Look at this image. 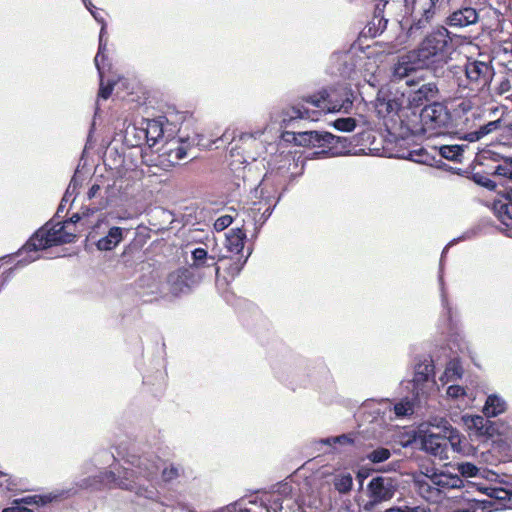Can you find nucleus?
<instances>
[{
    "mask_svg": "<svg viewBox=\"0 0 512 512\" xmlns=\"http://www.w3.org/2000/svg\"><path fill=\"white\" fill-rule=\"evenodd\" d=\"M127 466L122 470H111L89 477L78 482L81 489L98 488L105 485L113 488L127 489L135 493L139 499L150 503L158 501L159 494L153 482L162 468V479L171 482L179 478L182 467L176 464H164L158 455L146 453L129 454L124 461Z\"/></svg>",
    "mask_w": 512,
    "mask_h": 512,
    "instance_id": "nucleus-1",
    "label": "nucleus"
},
{
    "mask_svg": "<svg viewBox=\"0 0 512 512\" xmlns=\"http://www.w3.org/2000/svg\"><path fill=\"white\" fill-rule=\"evenodd\" d=\"M353 94L345 86H337L310 95L303 99L314 108L310 110L303 104L286 108L283 112V122L290 123L296 119L317 121L321 113L348 112L353 105Z\"/></svg>",
    "mask_w": 512,
    "mask_h": 512,
    "instance_id": "nucleus-2",
    "label": "nucleus"
},
{
    "mask_svg": "<svg viewBox=\"0 0 512 512\" xmlns=\"http://www.w3.org/2000/svg\"><path fill=\"white\" fill-rule=\"evenodd\" d=\"M413 482L416 493L430 503H439L449 490L464 486L459 475L449 472L420 473L414 477Z\"/></svg>",
    "mask_w": 512,
    "mask_h": 512,
    "instance_id": "nucleus-3",
    "label": "nucleus"
},
{
    "mask_svg": "<svg viewBox=\"0 0 512 512\" xmlns=\"http://www.w3.org/2000/svg\"><path fill=\"white\" fill-rule=\"evenodd\" d=\"M67 226L58 222L55 224L46 223L44 227L35 232L33 237L29 238L27 243L22 247L21 252L28 254L27 258L19 261L22 265L37 261L41 256L37 254L40 250H44L53 245H63L71 243L76 237L75 234L66 231Z\"/></svg>",
    "mask_w": 512,
    "mask_h": 512,
    "instance_id": "nucleus-4",
    "label": "nucleus"
},
{
    "mask_svg": "<svg viewBox=\"0 0 512 512\" xmlns=\"http://www.w3.org/2000/svg\"><path fill=\"white\" fill-rule=\"evenodd\" d=\"M449 45V32L443 26L434 29L424 40L419 48L410 51L420 63L429 66L446 59Z\"/></svg>",
    "mask_w": 512,
    "mask_h": 512,
    "instance_id": "nucleus-5",
    "label": "nucleus"
},
{
    "mask_svg": "<svg viewBox=\"0 0 512 512\" xmlns=\"http://www.w3.org/2000/svg\"><path fill=\"white\" fill-rule=\"evenodd\" d=\"M398 489V481L390 476H377L367 485L368 500L363 504V510L374 511L382 503L392 500Z\"/></svg>",
    "mask_w": 512,
    "mask_h": 512,
    "instance_id": "nucleus-6",
    "label": "nucleus"
},
{
    "mask_svg": "<svg viewBox=\"0 0 512 512\" xmlns=\"http://www.w3.org/2000/svg\"><path fill=\"white\" fill-rule=\"evenodd\" d=\"M200 271L193 268H178L166 278L167 291L175 298L189 294L202 280Z\"/></svg>",
    "mask_w": 512,
    "mask_h": 512,
    "instance_id": "nucleus-7",
    "label": "nucleus"
},
{
    "mask_svg": "<svg viewBox=\"0 0 512 512\" xmlns=\"http://www.w3.org/2000/svg\"><path fill=\"white\" fill-rule=\"evenodd\" d=\"M405 93L391 91L389 86H382L378 90L374 108L379 117H395L405 108Z\"/></svg>",
    "mask_w": 512,
    "mask_h": 512,
    "instance_id": "nucleus-8",
    "label": "nucleus"
},
{
    "mask_svg": "<svg viewBox=\"0 0 512 512\" xmlns=\"http://www.w3.org/2000/svg\"><path fill=\"white\" fill-rule=\"evenodd\" d=\"M246 238L247 235L241 228L232 229L225 234V248L227 252L240 255L239 258L227 268L228 274L230 275L234 276L240 274L251 255L250 250L247 255L242 254Z\"/></svg>",
    "mask_w": 512,
    "mask_h": 512,
    "instance_id": "nucleus-9",
    "label": "nucleus"
},
{
    "mask_svg": "<svg viewBox=\"0 0 512 512\" xmlns=\"http://www.w3.org/2000/svg\"><path fill=\"white\" fill-rule=\"evenodd\" d=\"M421 122L425 131H430L433 135H439L449 125L450 114L441 103H432L422 109Z\"/></svg>",
    "mask_w": 512,
    "mask_h": 512,
    "instance_id": "nucleus-10",
    "label": "nucleus"
},
{
    "mask_svg": "<svg viewBox=\"0 0 512 512\" xmlns=\"http://www.w3.org/2000/svg\"><path fill=\"white\" fill-rule=\"evenodd\" d=\"M433 373L434 366L429 359H424V361L415 366L413 395L415 400L419 403L429 397L434 387Z\"/></svg>",
    "mask_w": 512,
    "mask_h": 512,
    "instance_id": "nucleus-11",
    "label": "nucleus"
},
{
    "mask_svg": "<svg viewBox=\"0 0 512 512\" xmlns=\"http://www.w3.org/2000/svg\"><path fill=\"white\" fill-rule=\"evenodd\" d=\"M406 86L410 87V90L403 92L407 108H419L425 101L434 99L438 93V87L433 82L419 85L418 81L407 79Z\"/></svg>",
    "mask_w": 512,
    "mask_h": 512,
    "instance_id": "nucleus-12",
    "label": "nucleus"
},
{
    "mask_svg": "<svg viewBox=\"0 0 512 512\" xmlns=\"http://www.w3.org/2000/svg\"><path fill=\"white\" fill-rule=\"evenodd\" d=\"M493 74V68L488 62L468 61L465 65L466 79L475 90H481L484 87H489Z\"/></svg>",
    "mask_w": 512,
    "mask_h": 512,
    "instance_id": "nucleus-13",
    "label": "nucleus"
},
{
    "mask_svg": "<svg viewBox=\"0 0 512 512\" xmlns=\"http://www.w3.org/2000/svg\"><path fill=\"white\" fill-rule=\"evenodd\" d=\"M496 502L492 503L487 500H472L467 502L465 507L458 508L452 512H489L497 511L499 509H512V493L504 489L498 491Z\"/></svg>",
    "mask_w": 512,
    "mask_h": 512,
    "instance_id": "nucleus-14",
    "label": "nucleus"
},
{
    "mask_svg": "<svg viewBox=\"0 0 512 512\" xmlns=\"http://www.w3.org/2000/svg\"><path fill=\"white\" fill-rule=\"evenodd\" d=\"M423 433L421 437L422 450L428 452L432 456L438 457L440 460L449 459L448 441L444 433L433 434L428 430L420 429Z\"/></svg>",
    "mask_w": 512,
    "mask_h": 512,
    "instance_id": "nucleus-15",
    "label": "nucleus"
},
{
    "mask_svg": "<svg viewBox=\"0 0 512 512\" xmlns=\"http://www.w3.org/2000/svg\"><path fill=\"white\" fill-rule=\"evenodd\" d=\"M294 139L303 147H328L336 144L339 140L338 137L327 131L317 130L299 132Z\"/></svg>",
    "mask_w": 512,
    "mask_h": 512,
    "instance_id": "nucleus-16",
    "label": "nucleus"
},
{
    "mask_svg": "<svg viewBox=\"0 0 512 512\" xmlns=\"http://www.w3.org/2000/svg\"><path fill=\"white\" fill-rule=\"evenodd\" d=\"M201 135L196 134L193 137L180 138L178 140H172L168 143V147L165 151V155L168 157V162L175 164L185 158L188 154V150L191 146H203L201 143Z\"/></svg>",
    "mask_w": 512,
    "mask_h": 512,
    "instance_id": "nucleus-17",
    "label": "nucleus"
},
{
    "mask_svg": "<svg viewBox=\"0 0 512 512\" xmlns=\"http://www.w3.org/2000/svg\"><path fill=\"white\" fill-rule=\"evenodd\" d=\"M132 131L136 132L138 137L137 144L146 141L149 147L155 146L164 137L163 124L158 120H148L145 127H133Z\"/></svg>",
    "mask_w": 512,
    "mask_h": 512,
    "instance_id": "nucleus-18",
    "label": "nucleus"
},
{
    "mask_svg": "<svg viewBox=\"0 0 512 512\" xmlns=\"http://www.w3.org/2000/svg\"><path fill=\"white\" fill-rule=\"evenodd\" d=\"M423 67H428L416 59L412 53L408 52L398 57L393 67L394 79H405L411 76L415 71Z\"/></svg>",
    "mask_w": 512,
    "mask_h": 512,
    "instance_id": "nucleus-19",
    "label": "nucleus"
},
{
    "mask_svg": "<svg viewBox=\"0 0 512 512\" xmlns=\"http://www.w3.org/2000/svg\"><path fill=\"white\" fill-rule=\"evenodd\" d=\"M479 21V13L472 7H464L455 10L447 17V25L450 27L464 28L474 25Z\"/></svg>",
    "mask_w": 512,
    "mask_h": 512,
    "instance_id": "nucleus-20",
    "label": "nucleus"
},
{
    "mask_svg": "<svg viewBox=\"0 0 512 512\" xmlns=\"http://www.w3.org/2000/svg\"><path fill=\"white\" fill-rule=\"evenodd\" d=\"M463 420L466 427L470 430H474L475 434L493 438V421L480 415H465L463 416Z\"/></svg>",
    "mask_w": 512,
    "mask_h": 512,
    "instance_id": "nucleus-21",
    "label": "nucleus"
},
{
    "mask_svg": "<svg viewBox=\"0 0 512 512\" xmlns=\"http://www.w3.org/2000/svg\"><path fill=\"white\" fill-rule=\"evenodd\" d=\"M128 233L129 229L113 226L107 231L106 236L98 239L96 247L100 251H111L121 243L123 237Z\"/></svg>",
    "mask_w": 512,
    "mask_h": 512,
    "instance_id": "nucleus-22",
    "label": "nucleus"
},
{
    "mask_svg": "<svg viewBox=\"0 0 512 512\" xmlns=\"http://www.w3.org/2000/svg\"><path fill=\"white\" fill-rule=\"evenodd\" d=\"M507 403L504 398L492 394L487 397L483 406V413L487 417H496L501 413L506 412Z\"/></svg>",
    "mask_w": 512,
    "mask_h": 512,
    "instance_id": "nucleus-23",
    "label": "nucleus"
},
{
    "mask_svg": "<svg viewBox=\"0 0 512 512\" xmlns=\"http://www.w3.org/2000/svg\"><path fill=\"white\" fill-rule=\"evenodd\" d=\"M492 209L501 222L507 225L512 222V200L508 195L494 201Z\"/></svg>",
    "mask_w": 512,
    "mask_h": 512,
    "instance_id": "nucleus-24",
    "label": "nucleus"
},
{
    "mask_svg": "<svg viewBox=\"0 0 512 512\" xmlns=\"http://www.w3.org/2000/svg\"><path fill=\"white\" fill-rule=\"evenodd\" d=\"M104 59H101V70H98V73H100L101 77V84H100V92H98V97L102 98L103 100H106L111 96V93L114 89L119 90L120 88H124L128 86V80L125 78H119L118 80L114 82H108L106 86H104L103 81V65Z\"/></svg>",
    "mask_w": 512,
    "mask_h": 512,
    "instance_id": "nucleus-25",
    "label": "nucleus"
},
{
    "mask_svg": "<svg viewBox=\"0 0 512 512\" xmlns=\"http://www.w3.org/2000/svg\"><path fill=\"white\" fill-rule=\"evenodd\" d=\"M463 375V366H461L458 359H452L448 362L444 374L440 377V382L446 384L448 382H455Z\"/></svg>",
    "mask_w": 512,
    "mask_h": 512,
    "instance_id": "nucleus-26",
    "label": "nucleus"
},
{
    "mask_svg": "<svg viewBox=\"0 0 512 512\" xmlns=\"http://www.w3.org/2000/svg\"><path fill=\"white\" fill-rule=\"evenodd\" d=\"M436 14L437 12H434L433 10L423 9L420 18H416L413 21V24H411L410 29H408V34H410V36H413L420 33L423 29H425L431 24Z\"/></svg>",
    "mask_w": 512,
    "mask_h": 512,
    "instance_id": "nucleus-27",
    "label": "nucleus"
},
{
    "mask_svg": "<svg viewBox=\"0 0 512 512\" xmlns=\"http://www.w3.org/2000/svg\"><path fill=\"white\" fill-rule=\"evenodd\" d=\"M498 165L492 169V175L512 180V156H499Z\"/></svg>",
    "mask_w": 512,
    "mask_h": 512,
    "instance_id": "nucleus-28",
    "label": "nucleus"
},
{
    "mask_svg": "<svg viewBox=\"0 0 512 512\" xmlns=\"http://www.w3.org/2000/svg\"><path fill=\"white\" fill-rule=\"evenodd\" d=\"M356 442L357 437L355 434H340L338 436L321 439L319 443L328 446L338 445L339 448H346L348 446H354Z\"/></svg>",
    "mask_w": 512,
    "mask_h": 512,
    "instance_id": "nucleus-29",
    "label": "nucleus"
},
{
    "mask_svg": "<svg viewBox=\"0 0 512 512\" xmlns=\"http://www.w3.org/2000/svg\"><path fill=\"white\" fill-rule=\"evenodd\" d=\"M90 14L95 18L96 21H98L100 24H102L101 32H100V45H98V52L95 56L94 62L95 66L98 70H101V59L104 58V52L106 49V42L104 41V33H105V21L102 16H100L98 13H96L95 10L91 11Z\"/></svg>",
    "mask_w": 512,
    "mask_h": 512,
    "instance_id": "nucleus-30",
    "label": "nucleus"
},
{
    "mask_svg": "<svg viewBox=\"0 0 512 512\" xmlns=\"http://www.w3.org/2000/svg\"><path fill=\"white\" fill-rule=\"evenodd\" d=\"M499 437L505 443H512V424L508 421L500 420L494 422L493 438Z\"/></svg>",
    "mask_w": 512,
    "mask_h": 512,
    "instance_id": "nucleus-31",
    "label": "nucleus"
},
{
    "mask_svg": "<svg viewBox=\"0 0 512 512\" xmlns=\"http://www.w3.org/2000/svg\"><path fill=\"white\" fill-rule=\"evenodd\" d=\"M465 148L464 145H444L439 147V155L449 161L458 162L463 156Z\"/></svg>",
    "mask_w": 512,
    "mask_h": 512,
    "instance_id": "nucleus-32",
    "label": "nucleus"
},
{
    "mask_svg": "<svg viewBox=\"0 0 512 512\" xmlns=\"http://www.w3.org/2000/svg\"><path fill=\"white\" fill-rule=\"evenodd\" d=\"M334 486L339 493L345 494L350 492L353 486L352 475L349 473L337 475L334 481Z\"/></svg>",
    "mask_w": 512,
    "mask_h": 512,
    "instance_id": "nucleus-33",
    "label": "nucleus"
},
{
    "mask_svg": "<svg viewBox=\"0 0 512 512\" xmlns=\"http://www.w3.org/2000/svg\"><path fill=\"white\" fill-rule=\"evenodd\" d=\"M193 263L189 268H193L196 271H200V267L205 265V261L208 260L207 251L203 248H197L192 251ZM209 260L214 261V257H209Z\"/></svg>",
    "mask_w": 512,
    "mask_h": 512,
    "instance_id": "nucleus-34",
    "label": "nucleus"
},
{
    "mask_svg": "<svg viewBox=\"0 0 512 512\" xmlns=\"http://www.w3.org/2000/svg\"><path fill=\"white\" fill-rule=\"evenodd\" d=\"M394 412L397 417H406L414 413V403L407 398L402 399L394 405Z\"/></svg>",
    "mask_w": 512,
    "mask_h": 512,
    "instance_id": "nucleus-35",
    "label": "nucleus"
},
{
    "mask_svg": "<svg viewBox=\"0 0 512 512\" xmlns=\"http://www.w3.org/2000/svg\"><path fill=\"white\" fill-rule=\"evenodd\" d=\"M390 456V450L382 447L374 449L367 454L368 460L373 464L385 462Z\"/></svg>",
    "mask_w": 512,
    "mask_h": 512,
    "instance_id": "nucleus-36",
    "label": "nucleus"
},
{
    "mask_svg": "<svg viewBox=\"0 0 512 512\" xmlns=\"http://www.w3.org/2000/svg\"><path fill=\"white\" fill-rule=\"evenodd\" d=\"M56 497V495H32V496H26L22 499H18L20 501V504L25 505H45L46 503L52 502V500Z\"/></svg>",
    "mask_w": 512,
    "mask_h": 512,
    "instance_id": "nucleus-37",
    "label": "nucleus"
},
{
    "mask_svg": "<svg viewBox=\"0 0 512 512\" xmlns=\"http://www.w3.org/2000/svg\"><path fill=\"white\" fill-rule=\"evenodd\" d=\"M0 488L10 492L17 491L19 489V481L8 473L0 472Z\"/></svg>",
    "mask_w": 512,
    "mask_h": 512,
    "instance_id": "nucleus-38",
    "label": "nucleus"
},
{
    "mask_svg": "<svg viewBox=\"0 0 512 512\" xmlns=\"http://www.w3.org/2000/svg\"><path fill=\"white\" fill-rule=\"evenodd\" d=\"M427 425L429 427L437 428L441 431V433L446 434L449 431H453L455 428L452 427L449 421L442 417H431L429 418Z\"/></svg>",
    "mask_w": 512,
    "mask_h": 512,
    "instance_id": "nucleus-39",
    "label": "nucleus"
},
{
    "mask_svg": "<svg viewBox=\"0 0 512 512\" xmlns=\"http://www.w3.org/2000/svg\"><path fill=\"white\" fill-rule=\"evenodd\" d=\"M457 470L460 476H464L466 478H474L480 472L478 467L468 462L457 464Z\"/></svg>",
    "mask_w": 512,
    "mask_h": 512,
    "instance_id": "nucleus-40",
    "label": "nucleus"
},
{
    "mask_svg": "<svg viewBox=\"0 0 512 512\" xmlns=\"http://www.w3.org/2000/svg\"><path fill=\"white\" fill-rule=\"evenodd\" d=\"M445 435H446V438L448 441L449 451L460 452L461 451V447H460L461 438H460V434L458 433V431L456 429H454L453 431L447 432Z\"/></svg>",
    "mask_w": 512,
    "mask_h": 512,
    "instance_id": "nucleus-41",
    "label": "nucleus"
},
{
    "mask_svg": "<svg viewBox=\"0 0 512 512\" xmlns=\"http://www.w3.org/2000/svg\"><path fill=\"white\" fill-rule=\"evenodd\" d=\"M356 121L352 117L338 118L334 122V127L338 131L350 132L355 129Z\"/></svg>",
    "mask_w": 512,
    "mask_h": 512,
    "instance_id": "nucleus-42",
    "label": "nucleus"
},
{
    "mask_svg": "<svg viewBox=\"0 0 512 512\" xmlns=\"http://www.w3.org/2000/svg\"><path fill=\"white\" fill-rule=\"evenodd\" d=\"M446 396L449 399L458 401L466 397V389L462 386L452 384L446 389Z\"/></svg>",
    "mask_w": 512,
    "mask_h": 512,
    "instance_id": "nucleus-43",
    "label": "nucleus"
},
{
    "mask_svg": "<svg viewBox=\"0 0 512 512\" xmlns=\"http://www.w3.org/2000/svg\"><path fill=\"white\" fill-rule=\"evenodd\" d=\"M233 223V217L229 214H224L216 219L214 222L215 231H224Z\"/></svg>",
    "mask_w": 512,
    "mask_h": 512,
    "instance_id": "nucleus-44",
    "label": "nucleus"
},
{
    "mask_svg": "<svg viewBox=\"0 0 512 512\" xmlns=\"http://www.w3.org/2000/svg\"><path fill=\"white\" fill-rule=\"evenodd\" d=\"M500 125H501L500 119H497V120L489 122L488 124L482 125L479 128L480 134H482V136L484 137V136L490 134L491 132L498 130Z\"/></svg>",
    "mask_w": 512,
    "mask_h": 512,
    "instance_id": "nucleus-45",
    "label": "nucleus"
},
{
    "mask_svg": "<svg viewBox=\"0 0 512 512\" xmlns=\"http://www.w3.org/2000/svg\"><path fill=\"white\" fill-rule=\"evenodd\" d=\"M474 181L476 182V184L482 185L483 187L489 190H493L497 186V184L494 181H492L489 177L481 176L479 174L474 175Z\"/></svg>",
    "mask_w": 512,
    "mask_h": 512,
    "instance_id": "nucleus-46",
    "label": "nucleus"
},
{
    "mask_svg": "<svg viewBox=\"0 0 512 512\" xmlns=\"http://www.w3.org/2000/svg\"><path fill=\"white\" fill-rule=\"evenodd\" d=\"M76 188H77L76 181H75V180H72V181L70 182L69 186H68L67 192H66V193H64V196H63V198H62V200H61V204H60V206H59V208H58V214H59L60 212H63V210H64V204H66V203H67V202H69V200H70L71 190H76Z\"/></svg>",
    "mask_w": 512,
    "mask_h": 512,
    "instance_id": "nucleus-47",
    "label": "nucleus"
},
{
    "mask_svg": "<svg viewBox=\"0 0 512 512\" xmlns=\"http://www.w3.org/2000/svg\"><path fill=\"white\" fill-rule=\"evenodd\" d=\"M2 512H34L31 509L20 504L19 500H13L11 506L4 508Z\"/></svg>",
    "mask_w": 512,
    "mask_h": 512,
    "instance_id": "nucleus-48",
    "label": "nucleus"
},
{
    "mask_svg": "<svg viewBox=\"0 0 512 512\" xmlns=\"http://www.w3.org/2000/svg\"><path fill=\"white\" fill-rule=\"evenodd\" d=\"M384 512H425V510L421 507H392Z\"/></svg>",
    "mask_w": 512,
    "mask_h": 512,
    "instance_id": "nucleus-49",
    "label": "nucleus"
},
{
    "mask_svg": "<svg viewBox=\"0 0 512 512\" xmlns=\"http://www.w3.org/2000/svg\"><path fill=\"white\" fill-rule=\"evenodd\" d=\"M102 188L98 184H93L92 187L89 188V191L87 193L88 199L93 200L97 198L98 196H101Z\"/></svg>",
    "mask_w": 512,
    "mask_h": 512,
    "instance_id": "nucleus-50",
    "label": "nucleus"
},
{
    "mask_svg": "<svg viewBox=\"0 0 512 512\" xmlns=\"http://www.w3.org/2000/svg\"><path fill=\"white\" fill-rule=\"evenodd\" d=\"M483 138L482 134H480L479 130L472 131L465 135V139L470 142L479 141Z\"/></svg>",
    "mask_w": 512,
    "mask_h": 512,
    "instance_id": "nucleus-51",
    "label": "nucleus"
},
{
    "mask_svg": "<svg viewBox=\"0 0 512 512\" xmlns=\"http://www.w3.org/2000/svg\"><path fill=\"white\" fill-rule=\"evenodd\" d=\"M511 86H510V82L508 79H504L503 81L500 82V85L498 87V93L499 94H504V93H507L509 92Z\"/></svg>",
    "mask_w": 512,
    "mask_h": 512,
    "instance_id": "nucleus-52",
    "label": "nucleus"
},
{
    "mask_svg": "<svg viewBox=\"0 0 512 512\" xmlns=\"http://www.w3.org/2000/svg\"><path fill=\"white\" fill-rule=\"evenodd\" d=\"M441 303H442V307H444L446 309V314L448 316V319L450 320V317H451V309L450 307L448 306V301H447V298H446V295H445V292L443 291V289L441 288Z\"/></svg>",
    "mask_w": 512,
    "mask_h": 512,
    "instance_id": "nucleus-53",
    "label": "nucleus"
},
{
    "mask_svg": "<svg viewBox=\"0 0 512 512\" xmlns=\"http://www.w3.org/2000/svg\"><path fill=\"white\" fill-rule=\"evenodd\" d=\"M439 2L440 0H429L428 6L424 7L423 9L437 12Z\"/></svg>",
    "mask_w": 512,
    "mask_h": 512,
    "instance_id": "nucleus-54",
    "label": "nucleus"
},
{
    "mask_svg": "<svg viewBox=\"0 0 512 512\" xmlns=\"http://www.w3.org/2000/svg\"><path fill=\"white\" fill-rule=\"evenodd\" d=\"M79 220H80V215L79 214H75V215L71 216L69 222H64V224L67 225V223H78Z\"/></svg>",
    "mask_w": 512,
    "mask_h": 512,
    "instance_id": "nucleus-55",
    "label": "nucleus"
},
{
    "mask_svg": "<svg viewBox=\"0 0 512 512\" xmlns=\"http://www.w3.org/2000/svg\"><path fill=\"white\" fill-rule=\"evenodd\" d=\"M82 2H84V4H85V6H86L88 11H90V12L94 11L93 10L94 9V5H93L92 2H90L88 0H82Z\"/></svg>",
    "mask_w": 512,
    "mask_h": 512,
    "instance_id": "nucleus-56",
    "label": "nucleus"
},
{
    "mask_svg": "<svg viewBox=\"0 0 512 512\" xmlns=\"http://www.w3.org/2000/svg\"><path fill=\"white\" fill-rule=\"evenodd\" d=\"M234 511L235 512H251L250 509L248 508H242V507H239V509H236V507L234 508Z\"/></svg>",
    "mask_w": 512,
    "mask_h": 512,
    "instance_id": "nucleus-57",
    "label": "nucleus"
},
{
    "mask_svg": "<svg viewBox=\"0 0 512 512\" xmlns=\"http://www.w3.org/2000/svg\"><path fill=\"white\" fill-rule=\"evenodd\" d=\"M467 349H468V346H467V344H466V343H464V345H463V346H459V351H460V352H463V351H465V350H467Z\"/></svg>",
    "mask_w": 512,
    "mask_h": 512,
    "instance_id": "nucleus-58",
    "label": "nucleus"
},
{
    "mask_svg": "<svg viewBox=\"0 0 512 512\" xmlns=\"http://www.w3.org/2000/svg\"><path fill=\"white\" fill-rule=\"evenodd\" d=\"M369 84L371 87H377V84L375 83V79L369 80Z\"/></svg>",
    "mask_w": 512,
    "mask_h": 512,
    "instance_id": "nucleus-59",
    "label": "nucleus"
},
{
    "mask_svg": "<svg viewBox=\"0 0 512 512\" xmlns=\"http://www.w3.org/2000/svg\"><path fill=\"white\" fill-rule=\"evenodd\" d=\"M226 258H228V256L226 254H222V255H219L218 260L221 261V260H224Z\"/></svg>",
    "mask_w": 512,
    "mask_h": 512,
    "instance_id": "nucleus-60",
    "label": "nucleus"
},
{
    "mask_svg": "<svg viewBox=\"0 0 512 512\" xmlns=\"http://www.w3.org/2000/svg\"><path fill=\"white\" fill-rule=\"evenodd\" d=\"M277 509H282V506L279 503L275 502L274 511H276Z\"/></svg>",
    "mask_w": 512,
    "mask_h": 512,
    "instance_id": "nucleus-61",
    "label": "nucleus"
},
{
    "mask_svg": "<svg viewBox=\"0 0 512 512\" xmlns=\"http://www.w3.org/2000/svg\"><path fill=\"white\" fill-rule=\"evenodd\" d=\"M188 512H195L194 510H188ZM206 512H224L223 509L221 510H212V511H206Z\"/></svg>",
    "mask_w": 512,
    "mask_h": 512,
    "instance_id": "nucleus-62",
    "label": "nucleus"
},
{
    "mask_svg": "<svg viewBox=\"0 0 512 512\" xmlns=\"http://www.w3.org/2000/svg\"><path fill=\"white\" fill-rule=\"evenodd\" d=\"M106 204H107V201H106V200H105V201H101V202H100V206H102V207H105V206H106Z\"/></svg>",
    "mask_w": 512,
    "mask_h": 512,
    "instance_id": "nucleus-63",
    "label": "nucleus"
},
{
    "mask_svg": "<svg viewBox=\"0 0 512 512\" xmlns=\"http://www.w3.org/2000/svg\"><path fill=\"white\" fill-rule=\"evenodd\" d=\"M507 195L512 199V188L507 192Z\"/></svg>",
    "mask_w": 512,
    "mask_h": 512,
    "instance_id": "nucleus-64",
    "label": "nucleus"
}]
</instances>
